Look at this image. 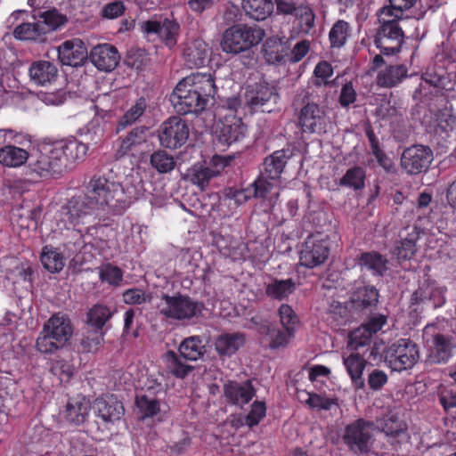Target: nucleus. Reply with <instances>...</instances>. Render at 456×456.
<instances>
[{
    "instance_id": "10",
    "label": "nucleus",
    "mask_w": 456,
    "mask_h": 456,
    "mask_svg": "<svg viewBox=\"0 0 456 456\" xmlns=\"http://www.w3.org/2000/svg\"><path fill=\"white\" fill-rule=\"evenodd\" d=\"M231 159V158L214 155L209 161L194 164L188 169L185 178L198 186L200 191H205L210 181L220 175L223 170L228 167Z\"/></svg>"
},
{
    "instance_id": "12",
    "label": "nucleus",
    "mask_w": 456,
    "mask_h": 456,
    "mask_svg": "<svg viewBox=\"0 0 456 456\" xmlns=\"http://www.w3.org/2000/svg\"><path fill=\"white\" fill-rule=\"evenodd\" d=\"M419 359L416 343L407 338H401L392 344L386 352V360L396 371L411 369Z\"/></svg>"
},
{
    "instance_id": "17",
    "label": "nucleus",
    "mask_w": 456,
    "mask_h": 456,
    "mask_svg": "<svg viewBox=\"0 0 456 456\" xmlns=\"http://www.w3.org/2000/svg\"><path fill=\"white\" fill-rule=\"evenodd\" d=\"M278 14L293 15L298 20L300 31L308 34L314 27L315 14L306 4H297L283 0H275Z\"/></svg>"
},
{
    "instance_id": "47",
    "label": "nucleus",
    "mask_w": 456,
    "mask_h": 456,
    "mask_svg": "<svg viewBox=\"0 0 456 456\" xmlns=\"http://www.w3.org/2000/svg\"><path fill=\"white\" fill-rule=\"evenodd\" d=\"M150 163L160 174L169 173L175 167L173 156L164 150L155 151L151 155Z\"/></svg>"
},
{
    "instance_id": "41",
    "label": "nucleus",
    "mask_w": 456,
    "mask_h": 456,
    "mask_svg": "<svg viewBox=\"0 0 456 456\" xmlns=\"http://www.w3.org/2000/svg\"><path fill=\"white\" fill-rule=\"evenodd\" d=\"M388 260L378 252L362 253L360 257V265L365 266L379 276H383L387 270Z\"/></svg>"
},
{
    "instance_id": "4",
    "label": "nucleus",
    "mask_w": 456,
    "mask_h": 456,
    "mask_svg": "<svg viewBox=\"0 0 456 456\" xmlns=\"http://www.w3.org/2000/svg\"><path fill=\"white\" fill-rule=\"evenodd\" d=\"M377 14L380 24L375 37L377 47L384 55L398 53L404 41V33L400 22H403L405 19L394 14L388 8H380Z\"/></svg>"
},
{
    "instance_id": "39",
    "label": "nucleus",
    "mask_w": 456,
    "mask_h": 456,
    "mask_svg": "<svg viewBox=\"0 0 456 456\" xmlns=\"http://www.w3.org/2000/svg\"><path fill=\"white\" fill-rule=\"evenodd\" d=\"M39 22L44 28L45 36L59 29L68 22L66 15L60 13L56 9H52L39 14Z\"/></svg>"
},
{
    "instance_id": "30",
    "label": "nucleus",
    "mask_w": 456,
    "mask_h": 456,
    "mask_svg": "<svg viewBox=\"0 0 456 456\" xmlns=\"http://www.w3.org/2000/svg\"><path fill=\"white\" fill-rule=\"evenodd\" d=\"M407 68L404 65H390L378 73L376 82L381 87H394L407 77Z\"/></svg>"
},
{
    "instance_id": "24",
    "label": "nucleus",
    "mask_w": 456,
    "mask_h": 456,
    "mask_svg": "<svg viewBox=\"0 0 456 456\" xmlns=\"http://www.w3.org/2000/svg\"><path fill=\"white\" fill-rule=\"evenodd\" d=\"M256 390L250 380L244 382L229 381L224 386V395L226 401L233 405L242 407L255 395Z\"/></svg>"
},
{
    "instance_id": "38",
    "label": "nucleus",
    "mask_w": 456,
    "mask_h": 456,
    "mask_svg": "<svg viewBox=\"0 0 456 456\" xmlns=\"http://www.w3.org/2000/svg\"><path fill=\"white\" fill-rule=\"evenodd\" d=\"M111 316L112 312L107 305L96 304L87 313L86 327L102 330Z\"/></svg>"
},
{
    "instance_id": "52",
    "label": "nucleus",
    "mask_w": 456,
    "mask_h": 456,
    "mask_svg": "<svg viewBox=\"0 0 456 456\" xmlns=\"http://www.w3.org/2000/svg\"><path fill=\"white\" fill-rule=\"evenodd\" d=\"M371 336L370 332L362 325L350 332L348 346L352 350L365 346L370 343Z\"/></svg>"
},
{
    "instance_id": "40",
    "label": "nucleus",
    "mask_w": 456,
    "mask_h": 456,
    "mask_svg": "<svg viewBox=\"0 0 456 456\" xmlns=\"http://www.w3.org/2000/svg\"><path fill=\"white\" fill-rule=\"evenodd\" d=\"M41 262L43 266L50 273H59L65 265L63 256L51 246H45L41 254Z\"/></svg>"
},
{
    "instance_id": "27",
    "label": "nucleus",
    "mask_w": 456,
    "mask_h": 456,
    "mask_svg": "<svg viewBox=\"0 0 456 456\" xmlns=\"http://www.w3.org/2000/svg\"><path fill=\"white\" fill-rule=\"evenodd\" d=\"M289 159V155L284 150L274 151L265 159L261 174L272 180L279 178Z\"/></svg>"
},
{
    "instance_id": "60",
    "label": "nucleus",
    "mask_w": 456,
    "mask_h": 456,
    "mask_svg": "<svg viewBox=\"0 0 456 456\" xmlns=\"http://www.w3.org/2000/svg\"><path fill=\"white\" fill-rule=\"evenodd\" d=\"M101 279L111 285H118L122 280V272L118 267L108 265L101 271Z\"/></svg>"
},
{
    "instance_id": "57",
    "label": "nucleus",
    "mask_w": 456,
    "mask_h": 456,
    "mask_svg": "<svg viewBox=\"0 0 456 456\" xmlns=\"http://www.w3.org/2000/svg\"><path fill=\"white\" fill-rule=\"evenodd\" d=\"M388 378L385 371L373 369L368 375L367 383L372 391L380 390L387 383Z\"/></svg>"
},
{
    "instance_id": "63",
    "label": "nucleus",
    "mask_w": 456,
    "mask_h": 456,
    "mask_svg": "<svg viewBox=\"0 0 456 456\" xmlns=\"http://www.w3.org/2000/svg\"><path fill=\"white\" fill-rule=\"evenodd\" d=\"M125 10V4L122 1H114L107 4L102 8V16L107 19H115L122 15Z\"/></svg>"
},
{
    "instance_id": "13",
    "label": "nucleus",
    "mask_w": 456,
    "mask_h": 456,
    "mask_svg": "<svg viewBox=\"0 0 456 456\" xmlns=\"http://www.w3.org/2000/svg\"><path fill=\"white\" fill-rule=\"evenodd\" d=\"M190 128L186 120L179 116H173L164 121L158 130V138L162 147L177 149L188 140Z\"/></svg>"
},
{
    "instance_id": "18",
    "label": "nucleus",
    "mask_w": 456,
    "mask_h": 456,
    "mask_svg": "<svg viewBox=\"0 0 456 456\" xmlns=\"http://www.w3.org/2000/svg\"><path fill=\"white\" fill-rule=\"evenodd\" d=\"M400 240L395 242L391 254L399 264L411 260L417 252L416 242L419 238L416 227H405L399 234Z\"/></svg>"
},
{
    "instance_id": "5",
    "label": "nucleus",
    "mask_w": 456,
    "mask_h": 456,
    "mask_svg": "<svg viewBox=\"0 0 456 456\" xmlns=\"http://www.w3.org/2000/svg\"><path fill=\"white\" fill-rule=\"evenodd\" d=\"M73 335L70 319L62 314H53L44 325L37 339V348L44 354H52L66 346Z\"/></svg>"
},
{
    "instance_id": "36",
    "label": "nucleus",
    "mask_w": 456,
    "mask_h": 456,
    "mask_svg": "<svg viewBox=\"0 0 456 456\" xmlns=\"http://www.w3.org/2000/svg\"><path fill=\"white\" fill-rule=\"evenodd\" d=\"M205 352L202 339L199 336L186 338L179 346L180 355L188 361H197Z\"/></svg>"
},
{
    "instance_id": "44",
    "label": "nucleus",
    "mask_w": 456,
    "mask_h": 456,
    "mask_svg": "<svg viewBox=\"0 0 456 456\" xmlns=\"http://www.w3.org/2000/svg\"><path fill=\"white\" fill-rule=\"evenodd\" d=\"M261 332L270 338V347L273 349L286 346L289 338L293 335V332H288L286 329H275L270 323L263 324Z\"/></svg>"
},
{
    "instance_id": "29",
    "label": "nucleus",
    "mask_w": 456,
    "mask_h": 456,
    "mask_svg": "<svg viewBox=\"0 0 456 456\" xmlns=\"http://www.w3.org/2000/svg\"><path fill=\"white\" fill-rule=\"evenodd\" d=\"M245 343L242 333H224L217 337L215 347L220 355H232L235 354Z\"/></svg>"
},
{
    "instance_id": "26",
    "label": "nucleus",
    "mask_w": 456,
    "mask_h": 456,
    "mask_svg": "<svg viewBox=\"0 0 456 456\" xmlns=\"http://www.w3.org/2000/svg\"><path fill=\"white\" fill-rule=\"evenodd\" d=\"M57 74L55 65L47 61L35 62L29 69L30 78L37 86L51 84L57 77Z\"/></svg>"
},
{
    "instance_id": "48",
    "label": "nucleus",
    "mask_w": 456,
    "mask_h": 456,
    "mask_svg": "<svg viewBox=\"0 0 456 456\" xmlns=\"http://www.w3.org/2000/svg\"><path fill=\"white\" fill-rule=\"evenodd\" d=\"M365 171L361 167L349 168L339 181V185L361 190L364 187Z\"/></svg>"
},
{
    "instance_id": "64",
    "label": "nucleus",
    "mask_w": 456,
    "mask_h": 456,
    "mask_svg": "<svg viewBox=\"0 0 456 456\" xmlns=\"http://www.w3.org/2000/svg\"><path fill=\"white\" fill-rule=\"evenodd\" d=\"M356 100V92L353 86L352 82L346 83L340 92L339 103L342 107L347 108L351 103Z\"/></svg>"
},
{
    "instance_id": "62",
    "label": "nucleus",
    "mask_w": 456,
    "mask_h": 456,
    "mask_svg": "<svg viewBox=\"0 0 456 456\" xmlns=\"http://www.w3.org/2000/svg\"><path fill=\"white\" fill-rule=\"evenodd\" d=\"M314 75L316 79L314 81V84L316 86L320 87L322 84L327 85L324 79L332 75V68L327 61H322L315 67Z\"/></svg>"
},
{
    "instance_id": "50",
    "label": "nucleus",
    "mask_w": 456,
    "mask_h": 456,
    "mask_svg": "<svg viewBox=\"0 0 456 456\" xmlns=\"http://www.w3.org/2000/svg\"><path fill=\"white\" fill-rule=\"evenodd\" d=\"M179 29L180 26L177 22L165 19L161 23L159 37L165 41L167 45L173 46L176 44V36Z\"/></svg>"
},
{
    "instance_id": "15",
    "label": "nucleus",
    "mask_w": 456,
    "mask_h": 456,
    "mask_svg": "<svg viewBox=\"0 0 456 456\" xmlns=\"http://www.w3.org/2000/svg\"><path fill=\"white\" fill-rule=\"evenodd\" d=\"M433 160L429 147L412 145L405 149L401 156V167L409 175L426 172Z\"/></svg>"
},
{
    "instance_id": "56",
    "label": "nucleus",
    "mask_w": 456,
    "mask_h": 456,
    "mask_svg": "<svg viewBox=\"0 0 456 456\" xmlns=\"http://www.w3.org/2000/svg\"><path fill=\"white\" fill-rule=\"evenodd\" d=\"M265 403L263 402L256 401L251 406V411L245 417V424L252 428L257 425L260 420L265 416Z\"/></svg>"
},
{
    "instance_id": "19",
    "label": "nucleus",
    "mask_w": 456,
    "mask_h": 456,
    "mask_svg": "<svg viewBox=\"0 0 456 456\" xmlns=\"http://www.w3.org/2000/svg\"><path fill=\"white\" fill-rule=\"evenodd\" d=\"M58 58L63 65L77 67L88 57L85 43L79 38L63 42L58 47Z\"/></svg>"
},
{
    "instance_id": "59",
    "label": "nucleus",
    "mask_w": 456,
    "mask_h": 456,
    "mask_svg": "<svg viewBox=\"0 0 456 456\" xmlns=\"http://www.w3.org/2000/svg\"><path fill=\"white\" fill-rule=\"evenodd\" d=\"M306 396L305 403L314 409L330 410L335 404L334 400L322 397L317 394H306Z\"/></svg>"
},
{
    "instance_id": "23",
    "label": "nucleus",
    "mask_w": 456,
    "mask_h": 456,
    "mask_svg": "<svg viewBox=\"0 0 456 456\" xmlns=\"http://www.w3.org/2000/svg\"><path fill=\"white\" fill-rule=\"evenodd\" d=\"M210 49L201 38H194L185 43L183 56L189 68L203 67L209 61Z\"/></svg>"
},
{
    "instance_id": "31",
    "label": "nucleus",
    "mask_w": 456,
    "mask_h": 456,
    "mask_svg": "<svg viewBox=\"0 0 456 456\" xmlns=\"http://www.w3.org/2000/svg\"><path fill=\"white\" fill-rule=\"evenodd\" d=\"M29 159L28 152L14 145H6L0 148V164L7 167L22 166Z\"/></svg>"
},
{
    "instance_id": "54",
    "label": "nucleus",
    "mask_w": 456,
    "mask_h": 456,
    "mask_svg": "<svg viewBox=\"0 0 456 456\" xmlns=\"http://www.w3.org/2000/svg\"><path fill=\"white\" fill-rule=\"evenodd\" d=\"M135 403L142 419L152 417L159 411V401L151 399L147 395L137 396Z\"/></svg>"
},
{
    "instance_id": "34",
    "label": "nucleus",
    "mask_w": 456,
    "mask_h": 456,
    "mask_svg": "<svg viewBox=\"0 0 456 456\" xmlns=\"http://www.w3.org/2000/svg\"><path fill=\"white\" fill-rule=\"evenodd\" d=\"M296 289V283L292 279L278 280L273 279L265 286L267 297L279 301L289 297Z\"/></svg>"
},
{
    "instance_id": "21",
    "label": "nucleus",
    "mask_w": 456,
    "mask_h": 456,
    "mask_svg": "<svg viewBox=\"0 0 456 456\" xmlns=\"http://www.w3.org/2000/svg\"><path fill=\"white\" fill-rule=\"evenodd\" d=\"M98 209L86 189L85 194L72 197L64 208L65 215L72 224H78L86 216Z\"/></svg>"
},
{
    "instance_id": "20",
    "label": "nucleus",
    "mask_w": 456,
    "mask_h": 456,
    "mask_svg": "<svg viewBox=\"0 0 456 456\" xmlns=\"http://www.w3.org/2000/svg\"><path fill=\"white\" fill-rule=\"evenodd\" d=\"M88 57L99 70L106 72L113 70L120 60L117 48L109 44H100L94 46Z\"/></svg>"
},
{
    "instance_id": "53",
    "label": "nucleus",
    "mask_w": 456,
    "mask_h": 456,
    "mask_svg": "<svg viewBox=\"0 0 456 456\" xmlns=\"http://www.w3.org/2000/svg\"><path fill=\"white\" fill-rule=\"evenodd\" d=\"M146 108V102L143 98L137 100L134 105H133L122 117L118 123V128L122 129L126 126L135 122L144 112Z\"/></svg>"
},
{
    "instance_id": "7",
    "label": "nucleus",
    "mask_w": 456,
    "mask_h": 456,
    "mask_svg": "<svg viewBox=\"0 0 456 456\" xmlns=\"http://www.w3.org/2000/svg\"><path fill=\"white\" fill-rule=\"evenodd\" d=\"M375 423L358 419L347 424L341 435V441L354 455L368 454L374 442Z\"/></svg>"
},
{
    "instance_id": "37",
    "label": "nucleus",
    "mask_w": 456,
    "mask_h": 456,
    "mask_svg": "<svg viewBox=\"0 0 456 456\" xmlns=\"http://www.w3.org/2000/svg\"><path fill=\"white\" fill-rule=\"evenodd\" d=\"M352 301L357 308H371L379 302V292L374 287L359 288L354 292Z\"/></svg>"
},
{
    "instance_id": "46",
    "label": "nucleus",
    "mask_w": 456,
    "mask_h": 456,
    "mask_svg": "<svg viewBox=\"0 0 456 456\" xmlns=\"http://www.w3.org/2000/svg\"><path fill=\"white\" fill-rule=\"evenodd\" d=\"M165 360L168 371L176 378L184 379L193 370L192 366L184 364L174 351H167Z\"/></svg>"
},
{
    "instance_id": "58",
    "label": "nucleus",
    "mask_w": 456,
    "mask_h": 456,
    "mask_svg": "<svg viewBox=\"0 0 456 456\" xmlns=\"http://www.w3.org/2000/svg\"><path fill=\"white\" fill-rule=\"evenodd\" d=\"M51 371L57 376L61 382H67L73 375V369L70 364L64 361H56L51 367Z\"/></svg>"
},
{
    "instance_id": "61",
    "label": "nucleus",
    "mask_w": 456,
    "mask_h": 456,
    "mask_svg": "<svg viewBox=\"0 0 456 456\" xmlns=\"http://www.w3.org/2000/svg\"><path fill=\"white\" fill-rule=\"evenodd\" d=\"M439 402L446 411L456 408V390L443 387L438 392Z\"/></svg>"
},
{
    "instance_id": "33",
    "label": "nucleus",
    "mask_w": 456,
    "mask_h": 456,
    "mask_svg": "<svg viewBox=\"0 0 456 456\" xmlns=\"http://www.w3.org/2000/svg\"><path fill=\"white\" fill-rule=\"evenodd\" d=\"M242 8L246 14L256 20H264L273 11L272 0H243Z\"/></svg>"
},
{
    "instance_id": "1",
    "label": "nucleus",
    "mask_w": 456,
    "mask_h": 456,
    "mask_svg": "<svg viewBox=\"0 0 456 456\" xmlns=\"http://www.w3.org/2000/svg\"><path fill=\"white\" fill-rule=\"evenodd\" d=\"M87 151V145L77 141L44 147L36 156L30 157L28 174L32 178L62 175L71 170L77 162L83 160Z\"/></svg>"
},
{
    "instance_id": "49",
    "label": "nucleus",
    "mask_w": 456,
    "mask_h": 456,
    "mask_svg": "<svg viewBox=\"0 0 456 456\" xmlns=\"http://www.w3.org/2000/svg\"><path fill=\"white\" fill-rule=\"evenodd\" d=\"M41 210L39 208H34L25 212L20 213V210L13 212L12 216L18 225L25 229H37V220L40 216Z\"/></svg>"
},
{
    "instance_id": "3",
    "label": "nucleus",
    "mask_w": 456,
    "mask_h": 456,
    "mask_svg": "<svg viewBox=\"0 0 456 456\" xmlns=\"http://www.w3.org/2000/svg\"><path fill=\"white\" fill-rule=\"evenodd\" d=\"M86 190L99 209L108 208L118 214L126 209L131 203L121 183L105 175H94Z\"/></svg>"
},
{
    "instance_id": "51",
    "label": "nucleus",
    "mask_w": 456,
    "mask_h": 456,
    "mask_svg": "<svg viewBox=\"0 0 456 456\" xmlns=\"http://www.w3.org/2000/svg\"><path fill=\"white\" fill-rule=\"evenodd\" d=\"M348 35V23L338 20L331 28L329 37L333 47H341L345 45Z\"/></svg>"
},
{
    "instance_id": "16",
    "label": "nucleus",
    "mask_w": 456,
    "mask_h": 456,
    "mask_svg": "<svg viewBox=\"0 0 456 456\" xmlns=\"http://www.w3.org/2000/svg\"><path fill=\"white\" fill-rule=\"evenodd\" d=\"M246 126L235 118L218 121L214 129V142L224 150L244 138Z\"/></svg>"
},
{
    "instance_id": "9",
    "label": "nucleus",
    "mask_w": 456,
    "mask_h": 456,
    "mask_svg": "<svg viewBox=\"0 0 456 456\" xmlns=\"http://www.w3.org/2000/svg\"><path fill=\"white\" fill-rule=\"evenodd\" d=\"M298 95L294 104L300 102L303 107L299 114V123L304 132L323 134L327 130V107L314 102L313 93L305 92L302 98Z\"/></svg>"
},
{
    "instance_id": "42",
    "label": "nucleus",
    "mask_w": 456,
    "mask_h": 456,
    "mask_svg": "<svg viewBox=\"0 0 456 456\" xmlns=\"http://www.w3.org/2000/svg\"><path fill=\"white\" fill-rule=\"evenodd\" d=\"M44 28L39 20L36 22H25L17 26L13 30V36L20 40H40L45 39Z\"/></svg>"
},
{
    "instance_id": "43",
    "label": "nucleus",
    "mask_w": 456,
    "mask_h": 456,
    "mask_svg": "<svg viewBox=\"0 0 456 456\" xmlns=\"http://www.w3.org/2000/svg\"><path fill=\"white\" fill-rule=\"evenodd\" d=\"M148 127L137 126L134 128L122 140L119 151L122 154H126L137 146L145 142L148 138Z\"/></svg>"
},
{
    "instance_id": "35",
    "label": "nucleus",
    "mask_w": 456,
    "mask_h": 456,
    "mask_svg": "<svg viewBox=\"0 0 456 456\" xmlns=\"http://www.w3.org/2000/svg\"><path fill=\"white\" fill-rule=\"evenodd\" d=\"M103 330L86 327L79 341L78 351L81 353H96L103 342Z\"/></svg>"
},
{
    "instance_id": "11",
    "label": "nucleus",
    "mask_w": 456,
    "mask_h": 456,
    "mask_svg": "<svg viewBox=\"0 0 456 456\" xmlns=\"http://www.w3.org/2000/svg\"><path fill=\"white\" fill-rule=\"evenodd\" d=\"M279 94L273 86L266 82L256 83L248 86L245 93V101L252 111H273L278 103Z\"/></svg>"
},
{
    "instance_id": "8",
    "label": "nucleus",
    "mask_w": 456,
    "mask_h": 456,
    "mask_svg": "<svg viewBox=\"0 0 456 456\" xmlns=\"http://www.w3.org/2000/svg\"><path fill=\"white\" fill-rule=\"evenodd\" d=\"M159 314L176 321H190L202 315L204 305L179 292L173 296L162 294L158 305Z\"/></svg>"
},
{
    "instance_id": "28",
    "label": "nucleus",
    "mask_w": 456,
    "mask_h": 456,
    "mask_svg": "<svg viewBox=\"0 0 456 456\" xmlns=\"http://www.w3.org/2000/svg\"><path fill=\"white\" fill-rule=\"evenodd\" d=\"M90 410V402L85 397H77L69 400L66 406V419L75 425L83 424Z\"/></svg>"
},
{
    "instance_id": "25",
    "label": "nucleus",
    "mask_w": 456,
    "mask_h": 456,
    "mask_svg": "<svg viewBox=\"0 0 456 456\" xmlns=\"http://www.w3.org/2000/svg\"><path fill=\"white\" fill-rule=\"evenodd\" d=\"M94 409L99 417L107 423H114L124 415L123 403L113 395L97 398L94 402Z\"/></svg>"
},
{
    "instance_id": "6",
    "label": "nucleus",
    "mask_w": 456,
    "mask_h": 456,
    "mask_svg": "<svg viewBox=\"0 0 456 456\" xmlns=\"http://www.w3.org/2000/svg\"><path fill=\"white\" fill-rule=\"evenodd\" d=\"M265 36V30L256 25L237 24L223 33L220 45L224 53L237 54L258 45Z\"/></svg>"
},
{
    "instance_id": "14",
    "label": "nucleus",
    "mask_w": 456,
    "mask_h": 456,
    "mask_svg": "<svg viewBox=\"0 0 456 456\" xmlns=\"http://www.w3.org/2000/svg\"><path fill=\"white\" fill-rule=\"evenodd\" d=\"M330 248L328 241L320 234H312L306 238L300 250V264L308 268L322 265L328 258Z\"/></svg>"
},
{
    "instance_id": "22",
    "label": "nucleus",
    "mask_w": 456,
    "mask_h": 456,
    "mask_svg": "<svg viewBox=\"0 0 456 456\" xmlns=\"http://www.w3.org/2000/svg\"><path fill=\"white\" fill-rule=\"evenodd\" d=\"M454 357H456V343L453 338L440 333L434 335L428 361L435 364H445Z\"/></svg>"
},
{
    "instance_id": "32",
    "label": "nucleus",
    "mask_w": 456,
    "mask_h": 456,
    "mask_svg": "<svg viewBox=\"0 0 456 456\" xmlns=\"http://www.w3.org/2000/svg\"><path fill=\"white\" fill-rule=\"evenodd\" d=\"M344 364L355 388H364L365 383L362 375L367 364V361L360 354H351L348 357L344 359Z\"/></svg>"
},
{
    "instance_id": "55",
    "label": "nucleus",
    "mask_w": 456,
    "mask_h": 456,
    "mask_svg": "<svg viewBox=\"0 0 456 456\" xmlns=\"http://www.w3.org/2000/svg\"><path fill=\"white\" fill-rule=\"evenodd\" d=\"M279 316L281 325L288 332H294V326L297 323V316L289 305L282 304L279 308Z\"/></svg>"
},
{
    "instance_id": "45",
    "label": "nucleus",
    "mask_w": 456,
    "mask_h": 456,
    "mask_svg": "<svg viewBox=\"0 0 456 456\" xmlns=\"http://www.w3.org/2000/svg\"><path fill=\"white\" fill-rule=\"evenodd\" d=\"M379 422V428L387 436H398L406 429V425L397 414L388 413Z\"/></svg>"
},
{
    "instance_id": "2",
    "label": "nucleus",
    "mask_w": 456,
    "mask_h": 456,
    "mask_svg": "<svg viewBox=\"0 0 456 456\" xmlns=\"http://www.w3.org/2000/svg\"><path fill=\"white\" fill-rule=\"evenodd\" d=\"M216 86L210 74L195 73L183 78L170 95V102L179 115L199 114L214 97Z\"/></svg>"
}]
</instances>
